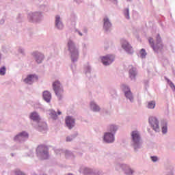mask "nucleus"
Segmentation results:
<instances>
[{
  "instance_id": "obj_1",
  "label": "nucleus",
  "mask_w": 175,
  "mask_h": 175,
  "mask_svg": "<svg viewBox=\"0 0 175 175\" xmlns=\"http://www.w3.org/2000/svg\"><path fill=\"white\" fill-rule=\"evenodd\" d=\"M53 88L57 96L61 99V96H62V94H64V89H62V85H61V82L59 81H55L53 84Z\"/></svg>"
},
{
  "instance_id": "obj_2",
  "label": "nucleus",
  "mask_w": 175,
  "mask_h": 175,
  "mask_svg": "<svg viewBox=\"0 0 175 175\" xmlns=\"http://www.w3.org/2000/svg\"><path fill=\"white\" fill-rule=\"evenodd\" d=\"M68 50L71 53L72 59V61H75V58L73 57H75V58H77V57H79V51L76 49V46H75L73 42L70 40L68 43Z\"/></svg>"
},
{
  "instance_id": "obj_3",
  "label": "nucleus",
  "mask_w": 175,
  "mask_h": 175,
  "mask_svg": "<svg viewBox=\"0 0 175 175\" xmlns=\"http://www.w3.org/2000/svg\"><path fill=\"white\" fill-rule=\"evenodd\" d=\"M149 123L151 125L152 128H153L154 131L158 132L159 131V122H158V119L155 117L149 118Z\"/></svg>"
},
{
  "instance_id": "obj_4",
  "label": "nucleus",
  "mask_w": 175,
  "mask_h": 175,
  "mask_svg": "<svg viewBox=\"0 0 175 175\" xmlns=\"http://www.w3.org/2000/svg\"><path fill=\"white\" fill-rule=\"evenodd\" d=\"M47 148L45 146L41 145L37 148V152H40L43 155L44 159L49 158V152H47Z\"/></svg>"
},
{
  "instance_id": "obj_5",
  "label": "nucleus",
  "mask_w": 175,
  "mask_h": 175,
  "mask_svg": "<svg viewBox=\"0 0 175 175\" xmlns=\"http://www.w3.org/2000/svg\"><path fill=\"white\" fill-rule=\"evenodd\" d=\"M101 61L103 65H105V66L110 65V64H111V62L114 61V56H113L112 55H108L107 56H104L101 57Z\"/></svg>"
},
{
  "instance_id": "obj_6",
  "label": "nucleus",
  "mask_w": 175,
  "mask_h": 175,
  "mask_svg": "<svg viewBox=\"0 0 175 175\" xmlns=\"http://www.w3.org/2000/svg\"><path fill=\"white\" fill-rule=\"evenodd\" d=\"M122 89L124 91L125 96L127 97L131 100V102H132V100H133V96H132V92L129 90V88L125 85H123Z\"/></svg>"
},
{
  "instance_id": "obj_7",
  "label": "nucleus",
  "mask_w": 175,
  "mask_h": 175,
  "mask_svg": "<svg viewBox=\"0 0 175 175\" xmlns=\"http://www.w3.org/2000/svg\"><path fill=\"white\" fill-rule=\"evenodd\" d=\"M66 125L69 129H72L75 126V119L70 116H67L66 118Z\"/></svg>"
},
{
  "instance_id": "obj_8",
  "label": "nucleus",
  "mask_w": 175,
  "mask_h": 175,
  "mask_svg": "<svg viewBox=\"0 0 175 175\" xmlns=\"http://www.w3.org/2000/svg\"><path fill=\"white\" fill-rule=\"evenodd\" d=\"M38 81V77L35 75H29L25 80L26 84H32L33 81Z\"/></svg>"
},
{
  "instance_id": "obj_9",
  "label": "nucleus",
  "mask_w": 175,
  "mask_h": 175,
  "mask_svg": "<svg viewBox=\"0 0 175 175\" xmlns=\"http://www.w3.org/2000/svg\"><path fill=\"white\" fill-rule=\"evenodd\" d=\"M104 140L106 143H113L114 142V135L111 133H106L104 135Z\"/></svg>"
},
{
  "instance_id": "obj_10",
  "label": "nucleus",
  "mask_w": 175,
  "mask_h": 175,
  "mask_svg": "<svg viewBox=\"0 0 175 175\" xmlns=\"http://www.w3.org/2000/svg\"><path fill=\"white\" fill-rule=\"evenodd\" d=\"M122 47V49H124V50L126 51L127 53H129L130 54H132L133 53V49H132V46L126 41H123Z\"/></svg>"
},
{
  "instance_id": "obj_11",
  "label": "nucleus",
  "mask_w": 175,
  "mask_h": 175,
  "mask_svg": "<svg viewBox=\"0 0 175 175\" xmlns=\"http://www.w3.org/2000/svg\"><path fill=\"white\" fill-rule=\"evenodd\" d=\"M131 136L135 144H139V142H140V135H139V132L133 131Z\"/></svg>"
},
{
  "instance_id": "obj_12",
  "label": "nucleus",
  "mask_w": 175,
  "mask_h": 175,
  "mask_svg": "<svg viewBox=\"0 0 175 175\" xmlns=\"http://www.w3.org/2000/svg\"><path fill=\"white\" fill-rule=\"evenodd\" d=\"M152 49L156 53H159L163 50V44H162V42H157Z\"/></svg>"
},
{
  "instance_id": "obj_13",
  "label": "nucleus",
  "mask_w": 175,
  "mask_h": 175,
  "mask_svg": "<svg viewBox=\"0 0 175 175\" xmlns=\"http://www.w3.org/2000/svg\"><path fill=\"white\" fill-rule=\"evenodd\" d=\"M29 118L30 120H33V121H36L37 122H39V121H40V117L36 112H32L30 114Z\"/></svg>"
},
{
  "instance_id": "obj_14",
  "label": "nucleus",
  "mask_w": 175,
  "mask_h": 175,
  "mask_svg": "<svg viewBox=\"0 0 175 175\" xmlns=\"http://www.w3.org/2000/svg\"><path fill=\"white\" fill-rule=\"evenodd\" d=\"M60 20H61V18L59 17V16H56V20H55L56 27H57L59 29H62V28H64V25H62V23L61 22Z\"/></svg>"
},
{
  "instance_id": "obj_15",
  "label": "nucleus",
  "mask_w": 175,
  "mask_h": 175,
  "mask_svg": "<svg viewBox=\"0 0 175 175\" xmlns=\"http://www.w3.org/2000/svg\"><path fill=\"white\" fill-rule=\"evenodd\" d=\"M43 98L46 102H50L51 99V94H50L49 91H45L43 93Z\"/></svg>"
},
{
  "instance_id": "obj_16",
  "label": "nucleus",
  "mask_w": 175,
  "mask_h": 175,
  "mask_svg": "<svg viewBox=\"0 0 175 175\" xmlns=\"http://www.w3.org/2000/svg\"><path fill=\"white\" fill-rule=\"evenodd\" d=\"M129 75L131 79H135V77H136V68H133L132 66H130Z\"/></svg>"
},
{
  "instance_id": "obj_17",
  "label": "nucleus",
  "mask_w": 175,
  "mask_h": 175,
  "mask_svg": "<svg viewBox=\"0 0 175 175\" xmlns=\"http://www.w3.org/2000/svg\"><path fill=\"white\" fill-rule=\"evenodd\" d=\"M20 137H26V138H28V133H26V132L20 133L18 135H17L14 137V140H20Z\"/></svg>"
},
{
  "instance_id": "obj_18",
  "label": "nucleus",
  "mask_w": 175,
  "mask_h": 175,
  "mask_svg": "<svg viewBox=\"0 0 175 175\" xmlns=\"http://www.w3.org/2000/svg\"><path fill=\"white\" fill-rule=\"evenodd\" d=\"M111 27V23H110V21H109V18H104V28L105 29H107L108 28H110Z\"/></svg>"
},
{
  "instance_id": "obj_19",
  "label": "nucleus",
  "mask_w": 175,
  "mask_h": 175,
  "mask_svg": "<svg viewBox=\"0 0 175 175\" xmlns=\"http://www.w3.org/2000/svg\"><path fill=\"white\" fill-rule=\"evenodd\" d=\"M43 58H44V56L43 55H42V53H38L36 55V62H38V64H40L42 62V61H43Z\"/></svg>"
},
{
  "instance_id": "obj_20",
  "label": "nucleus",
  "mask_w": 175,
  "mask_h": 175,
  "mask_svg": "<svg viewBox=\"0 0 175 175\" xmlns=\"http://www.w3.org/2000/svg\"><path fill=\"white\" fill-rule=\"evenodd\" d=\"M90 107H91V109H92L93 111H99L100 110V108H99V106H98L94 102H92L90 103Z\"/></svg>"
},
{
  "instance_id": "obj_21",
  "label": "nucleus",
  "mask_w": 175,
  "mask_h": 175,
  "mask_svg": "<svg viewBox=\"0 0 175 175\" xmlns=\"http://www.w3.org/2000/svg\"><path fill=\"white\" fill-rule=\"evenodd\" d=\"M148 109H155V101H150L148 103Z\"/></svg>"
},
{
  "instance_id": "obj_22",
  "label": "nucleus",
  "mask_w": 175,
  "mask_h": 175,
  "mask_svg": "<svg viewBox=\"0 0 175 175\" xmlns=\"http://www.w3.org/2000/svg\"><path fill=\"white\" fill-rule=\"evenodd\" d=\"M139 54L141 58H146V55H147V52H146V50L144 49H141Z\"/></svg>"
},
{
  "instance_id": "obj_23",
  "label": "nucleus",
  "mask_w": 175,
  "mask_h": 175,
  "mask_svg": "<svg viewBox=\"0 0 175 175\" xmlns=\"http://www.w3.org/2000/svg\"><path fill=\"white\" fill-rule=\"evenodd\" d=\"M109 131L110 132H116L117 131V126L114 125H110L109 127Z\"/></svg>"
},
{
  "instance_id": "obj_24",
  "label": "nucleus",
  "mask_w": 175,
  "mask_h": 175,
  "mask_svg": "<svg viewBox=\"0 0 175 175\" xmlns=\"http://www.w3.org/2000/svg\"><path fill=\"white\" fill-rule=\"evenodd\" d=\"M5 73H6V68L3 67L0 69V75L1 76H3L5 75Z\"/></svg>"
},
{
  "instance_id": "obj_25",
  "label": "nucleus",
  "mask_w": 175,
  "mask_h": 175,
  "mask_svg": "<svg viewBox=\"0 0 175 175\" xmlns=\"http://www.w3.org/2000/svg\"><path fill=\"white\" fill-rule=\"evenodd\" d=\"M125 17L129 20V9H126Z\"/></svg>"
},
{
  "instance_id": "obj_26",
  "label": "nucleus",
  "mask_w": 175,
  "mask_h": 175,
  "mask_svg": "<svg viewBox=\"0 0 175 175\" xmlns=\"http://www.w3.org/2000/svg\"><path fill=\"white\" fill-rule=\"evenodd\" d=\"M156 39L157 43H162V40H161V36H159V34L157 35Z\"/></svg>"
},
{
  "instance_id": "obj_27",
  "label": "nucleus",
  "mask_w": 175,
  "mask_h": 175,
  "mask_svg": "<svg viewBox=\"0 0 175 175\" xmlns=\"http://www.w3.org/2000/svg\"><path fill=\"white\" fill-rule=\"evenodd\" d=\"M51 116L52 118H53L54 120H55V118H57V113H55V111H52L51 113Z\"/></svg>"
},
{
  "instance_id": "obj_28",
  "label": "nucleus",
  "mask_w": 175,
  "mask_h": 175,
  "mask_svg": "<svg viewBox=\"0 0 175 175\" xmlns=\"http://www.w3.org/2000/svg\"><path fill=\"white\" fill-rule=\"evenodd\" d=\"M149 43L151 47H154V40L152 38H149Z\"/></svg>"
},
{
  "instance_id": "obj_29",
  "label": "nucleus",
  "mask_w": 175,
  "mask_h": 175,
  "mask_svg": "<svg viewBox=\"0 0 175 175\" xmlns=\"http://www.w3.org/2000/svg\"><path fill=\"white\" fill-rule=\"evenodd\" d=\"M162 132H163V133H166V132H167V126H163Z\"/></svg>"
},
{
  "instance_id": "obj_30",
  "label": "nucleus",
  "mask_w": 175,
  "mask_h": 175,
  "mask_svg": "<svg viewBox=\"0 0 175 175\" xmlns=\"http://www.w3.org/2000/svg\"><path fill=\"white\" fill-rule=\"evenodd\" d=\"M126 174H128V175L133 174V170H128L126 171Z\"/></svg>"
},
{
  "instance_id": "obj_31",
  "label": "nucleus",
  "mask_w": 175,
  "mask_h": 175,
  "mask_svg": "<svg viewBox=\"0 0 175 175\" xmlns=\"http://www.w3.org/2000/svg\"><path fill=\"white\" fill-rule=\"evenodd\" d=\"M151 159L153 162H157L158 161V157H151Z\"/></svg>"
},
{
  "instance_id": "obj_32",
  "label": "nucleus",
  "mask_w": 175,
  "mask_h": 175,
  "mask_svg": "<svg viewBox=\"0 0 175 175\" xmlns=\"http://www.w3.org/2000/svg\"><path fill=\"white\" fill-rule=\"evenodd\" d=\"M170 87H171L172 88H174V90H175V85H174V83L172 82L170 83Z\"/></svg>"
},
{
  "instance_id": "obj_33",
  "label": "nucleus",
  "mask_w": 175,
  "mask_h": 175,
  "mask_svg": "<svg viewBox=\"0 0 175 175\" xmlns=\"http://www.w3.org/2000/svg\"><path fill=\"white\" fill-rule=\"evenodd\" d=\"M16 175H25V174L23 173L21 171H18Z\"/></svg>"
},
{
  "instance_id": "obj_34",
  "label": "nucleus",
  "mask_w": 175,
  "mask_h": 175,
  "mask_svg": "<svg viewBox=\"0 0 175 175\" xmlns=\"http://www.w3.org/2000/svg\"><path fill=\"white\" fill-rule=\"evenodd\" d=\"M72 139H72V137H67V138H66V142H72Z\"/></svg>"
},
{
  "instance_id": "obj_35",
  "label": "nucleus",
  "mask_w": 175,
  "mask_h": 175,
  "mask_svg": "<svg viewBox=\"0 0 175 175\" xmlns=\"http://www.w3.org/2000/svg\"><path fill=\"white\" fill-rule=\"evenodd\" d=\"M47 128V125L46 123H42V129H46Z\"/></svg>"
},
{
  "instance_id": "obj_36",
  "label": "nucleus",
  "mask_w": 175,
  "mask_h": 175,
  "mask_svg": "<svg viewBox=\"0 0 175 175\" xmlns=\"http://www.w3.org/2000/svg\"><path fill=\"white\" fill-rule=\"evenodd\" d=\"M57 113L59 114V116H60V114H62V113H61L60 111H57Z\"/></svg>"
},
{
  "instance_id": "obj_37",
  "label": "nucleus",
  "mask_w": 175,
  "mask_h": 175,
  "mask_svg": "<svg viewBox=\"0 0 175 175\" xmlns=\"http://www.w3.org/2000/svg\"><path fill=\"white\" fill-rule=\"evenodd\" d=\"M39 131H42V126H39Z\"/></svg>"
},
{
  "instance_id": "obj_38",
  "label": "nucleus",
  "mask_w": 175,
  "mask_h": 175,
  "mask_svg": "<svg viewBox=\"0 0 175 175\" xmlns=\"http://www.w3.org/2000/svg\"><path fill=\"white\" fill-rule=\"evenodd\" d=\"M79 33V35L81 36H83V33Z\"/></svg>"
},
{
  "instance_id": "obj_39",
  "label": "nucleus",
  "mask_w": 175,
  "mask_h": 175,
  "mask_svg": "<svg viewBox=\"0 0 175 175\" xmlns=\"http://www.w3.org/2000/svg\"><path fill=\"white\" fill-rule=\"evenodd\" d=\"M127 1H131V0H127Z\"/></svg>"
}]
</instances>
